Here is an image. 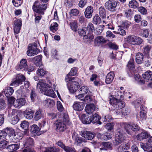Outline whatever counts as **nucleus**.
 I'll use <instances>...</instances> for the list:
<instances>
[{
	"label": "nucleus",
	"instance_id": "1",
	"mask_svg": "<svg viewBox=\"0 0 152 152\" xmlns=\"http://www.w3.org/2000/svg\"><path fill=\"white\" fill-rule=\"evenodd\" d=\"M60 119L57 120L55 123L57 131L62 132L66 129V124L70 125L71 123L69 121V117L66 113L61 114Z\"/></svg>",
	"mask_w": 152,
	"mask_h": 152
},
{
	"label": "nucleus",
	"instance_id": "2",
	"mask_svg": "<svg viewBox=\"0 0 152 152\" xmlns=\"http://www.w3.org/2000/svg\"><path fill=\"white\" fill-rule=\"evenodd\" d=\"M76 79V78L70 76L69 75H67L65 77V80L68 88L72 93L75 92L80 87L79 83L75 80Z\"/></svg>",
	"mask_w": 152,
	"mask_h": 152
},
{
	"label": "nucleus",
	"instance_id": "3",
	"mask_svg": "<svg viewBox=\"0 0 152 152\" xmlns=\"http://www.w3.org/2000/svg\"><path fill=\"white\" fill-rule=\"evenodd\" d=\"M47 8V4L42 3L41 1H37L34 2L32 6V9L34 12L41 15L44 14Z\"/></svg>",
	"mask_w": 152,
	"mask_h": 152
},
{
	"label": "nucleus",
	"instance_id": "4",
	"mask_svg": "<svg viewBox=\"0 0 152 152\" xmlns=\"http://www.w3.org/2000/svg\"><path fill=\"white\" fill-rule=\"evenodd\" d=\"M52 84L51 83L47 84L45 80L42 79L39 80V82L37 83V89L39 90L41 92H43L46 89L50 88H51Z\"/></svg>",
	"mask_w": 152,
	"mask_h": 152
},
{
	"label": "nucleus",
	"instance_id": "5",
	"mask_svg": "<svg viewBox=\"0 0 152 152\" xmlns=\"http://www.w3.org/2000/svg\"><path fill=\"white\" fill-rule=\"evenodd\" d=\"M5 131L8 133L11 139L14 142L18 141L19 140L21 139L20 136L18 133H15L14 130L12 128L7 127L5 129Z\"/></svg>",
	"mask_w": 152,
	"mask_h": 152
},
{
	"label": "nucleus",
	"instance_id": "6",
	"mask_svg": "<svg viewBox=\"0 0 152 152\" xmlns=\"http://www.w3.org/2000/svg\"><path fill=\"white\" fill-rule=\"evenodd\" d=\"M110 104L115 109H121L124 107L125 105V103L121 100L117 99L115 98H112L110 100Z\"/></svg>",
	"mask_w": 152,
	"mask_h": 152
},
{
	"label": "nucleus",
	"instance_id": "7",
	"mask_svg": "<svg viewBox=\"0 0 152 152\" xmlns=\"http://www.w3.org/2000/svg\"><path fill=\"white\" fill-rule=\"evenodd\" d=\"M127 42L133 45H139L142 42V39L134 35L129 36L126 38Z\"/></svg>",
	"mask_w": 152,
	"mask_h": 152
},
{
	"label": "nucleus",
	"instance_id": "8",
	"mask_svg": "<svg viewBox=\"0 0 152 152\" xmlns=\"http://www.w3.org/2000/svg\"><path fill=\"white\" fill-rule=\"evenodd\" d=\"M118 3V1L109 0L105 3V6L109 11L115 12Z\"/></svg>",
	"mask_w": 152,
	"mask_h": 152
},
{
	"label": "nucleus",
	"instance_id": "9",
	"mask_svg": "<svg viewBox=\"0 0 152 152\" xmlns=\"http://www.w3.org/2000/svg\"><path fill=\"white\" fill-rule=\"evenodd\" d=\"M22 26V21L19 19H16L13 22V27L15 33L18 34Z\"/></svg>",
	"mask_w": 152,
	"mask_h": 152
},
{
	"label": "nucleus",
	"instance_id": "10",
	"mask_svg": "<svg viewBox=\"0 0 152 152\" xmlns=\"http://www.w3.org/2000/svg\"><path fill=\"white\" fill-rule=\"evenodd\" d=\"M25 80V78L23 75H20L16 78V79L12 82L10 85L16 87L20 84L22 83L23 81Z\"/></svg>",
	"mask_w": 152,
	"mask_h": 152
},
{
	"label": "nucleus",
	"instance_id": "11",
	"mask_svg": "<svg viewBox=\"0 0 152 152\" xmlns=\"http://www.w3.org/2000/svg\"><path fill=\"white\" fill-rule=\"evenodd\" d=\"M81 136L84 138L88 140H91L95 137V134L94 133L89 131H84L81 132Z\"/></svg>",
	"mask_w": 152,
	"mask_h": 152
},
{
	"label": "nucleus",
	"instance_id": "12",
	"mask_svg": "<svg viewBox=\"0 0 152 152\" xmlns=\"http://www.w3.org/2000/svg\"><path fill=\"white\" fill-rule=\"evenodd\" d=\"M26 101L24 98L18 99L14 102L13 106L16 108H20L25 105Z\"/></svg>",
	"mask_w": 152,
	"mask_h": 152
},
{
	"label": "nucleus",
	"instance_id": "13",
	"mask_svg": "<svg viewBox=\"0 0 152 152\" xmlns=\"http://www.w3.org/2000/svg\"><path fill=\"white\" fill-rule=\"evenodd\" d=\"M39 52L38 49H35L33 48L30 46L29 45L28 46V50L27 51V54L28 56H33L38 54Z\"/></svg>",
	"mask_w": 152,
	"mask_h": 152
},
{
	"label": "nucleus",
	"instance_id": "14",
	"mask_svg": "<svg viewBox=\"0 0 152 152\" xmlns=\"http://www.w3.org/2000/svg\"><path fill=\"white\" fill-rule=\"evenodd\" d=\"M84 107V104L83 102H75L73 105V107L75 110L80 111L83 110Z\"/></svg>",
	"mask_w": 152,
	"mask_h": 152
},
{
	"label": "nucleus",
	"instance_id": "15",
	"mask_svg": "<svg viewBox=\"0 0 152 152\" xmlns=\"http://www.w3.org/2000/svg\"><path fill=\"white\" fill-rule=\"evenodd\" d=\"M93 11L94 10L91 6L88 7L86 9L84 12L86 17L88 19L91 18L92 16Z\"/></svg>",
	"mask_w": 152,
	"mask_h": 152
},
{
	"label": "nucleus",
	"instance_id": "16",
	"mask_svg": "<svg viewBox=\"0 0 152 152\" xmlns=\"http://www.w3.org/2000/svg\"><path fill=\"white\" fill-rule=\"evenodd\" d=\"M96 107L94 104H88L85 107V110L86 113L89 114H92L95 110Z\"/></svg>",
	"mask_w": 152,
	"mask_h": 152
},
{
	"label": "nucleus",
	"instance_id": "17",
	"mask_svg": "<svg viewBox=\"0 0 152 152\" xmlns=\"http://www.w3.org/2000/svg\"><path fill=\"white\" fill-rule=\"evenodd\" d=\"M80 119L82 122L86 124H88L92 122V120L88 116L85 114H82L80 117Z\"/></svg>",
	"mask_w": 152,
	"mask_h": 152
},
{
	"label": "nucleus",
	"instance_id": "18",
	"mask_svg": "<svg viewBox=\"0 0 152 152\" xmlns=\"http://www.w3.org/2000/svg\"><path fill=\"white\" fill-rule=\"evenodd\" d=\"M115 77L114 73L113 72H110L107 75L105 80L107 84H110L114 79Z\"/></svg>",
	"mask_w": 152,
	"mask_h": 152
},
{
	"label": "nucleus",
	"instance_id": "19",
	"mask_svg": "<svg viewBox=\"0 0 152 152\" xmlns=\"http://www.w3.org/2000/svg\"><path fill=\"white\" fill-rule=\"evenodd\" d=\"M143 78L144 79V81H149L152 80V72L148 70L146 72L142 75Z\"/></svg>",
	"mask_w": 152,
	"mask_h": 152
},
{
	"label": "nucleus",
	"instance_id": "20",
	"mask_svg": "<svg viewBox=\"0 0 152 152\" xmlns=\"http://www.w3.org/2000/svg\"><path fill=\"white\" fill-rule=\"evenodd\" d=\"M42 56L39 55L32 58V61L34 62L35 64L37 66L42 65Z\"/></svg>",
	"mask_w": 152,
	"mask_h": 152
},
{
	"label": "nucleus",
	"instance_id": "21",
	"mask_svg": "<svg viewBox=\"0 0 152 152\" xmlns=\"http://www.w3.org/2000/svg\"><path fill=\"white\" fill-rule=\"evenodd\" d=\"M27 60L26 59H22L20 61V63L18 66V69H22L23 70H26L27 67Z\"/></svg>",
	"mask_w": 152,
	"mask_h": 152
},
{
	"label": "nucleus",
	"instance_id": "22",
	"mask_svg": "<svg viewBox=\"0 0 152 152\" xmlns=\"http://www.w3.org/2000/svg\"><path fill=\"white\" fill-rule=\"evenodd\" d=\"M120 126L122 128H124L126 132L129 134H131V126L130 124L126 123H121L120 124Z\"/></svg>",
	"mask_w": 152,
	"mask_h": 152
},
{
	"label": "nucleus",
	"instance_id": "23",
	"mask_svg": "<svg viewBox=\"0 0 152 152\" xmlns=\"http://www.w3.org/2000/svg\"><path fill=\"white\" fill-rule=\"evenodd\" d=\"M144 57L142 53H138L136 55V61L138 64H142L144 60Z\"/></svg>",
	"mask_w": 152,
	"mask_h": 152
},
{
	"label": "nucleus",
	"instance_id": "24",
	"mask_svg": "<svg viewBox=\"0 0 152 152\" xmlns=\"http://www.w3.org/2000/svg\"><path fill=\"white\" fill-rule=\"evenodd\" d=\"M72 139L75 140V143L78 144L81 143L83 141V139L81 137H78L77 134L74 132L72 135Z\"/></svg>",
	"mask_w": 152,
	"mask_h": 152
},
{
	"label": "nucleus",
	"instance_id": "25",
	"mask_svg": "<svg viewBox=\"0 0 152 152\" xmlns=\"http://www.w3.org/2000/svg\"><path fill=\"white\" fill-rule=\"evenodd\" d=\"M24 115L27 119H31L33 117L34 112L31 109H26L24 113Z\"/></svg>",
	"mask_w": 152,
	"mask_h": 152
},
{
	"label": "nucleus",
	"instance_id": "26",
	"mask_svg": "<svg viewBox=\"0 0 152 152\" xmlns=\"http://www.w3.org/2000/svg\"><path fill=\"white\" fill-rule=\"evenodd\" d=\"M148 134L147 132L145 131H143L141 133L137 136V138L138 140H141L147 138Z\"/></svg>",
	"mask_w": 152,
	"mask_h": 152
},
{
	"label": "nucleus",
	"instance_id": "27",
	"mask_svg": "<svg viewBox=\"0 0 152 152\" xmlns=\"http://www.w3.org/2000/svg\"><path fill=\"white\" fill-rule=\"evenodd\" d=\"M124 140V136L115 135V140L113 141L114 145H117L121 143Z\"/></svg>",
	"mask_w": 152,
	"mask_h": 152
},
{
	"label": "nucleus",
	"instance_id": "28",
	"mask_svg": "<svg viewBox=\"0 0 152 152\" xmlns=\"http://www.w3.org/2000/svg\"><path fill=\"white\" fill-rule=\"evenodd\" d=\"M106 42L105 39L102 36H98L94 39V43L95 44H103Z\"/></svg>",
	"mask_w": 152,
	"mask_h": 152
},
{
	"label": "nucleus",
	"instance_id": "29",
	"mask_svg": "<svg viewBox=\"0 0 152 152\" xmlns=\"http://www.w3.org/2000/svg\"><path fill=\"white\" fill-rule=\"evenodd\" d=\"M13 88L10 87H7L6 88L4 91V93L7 97H10L14 92Z\"/></svg>",
	"mask_w": 152,
	"mask_h": 152
},
{
	"label": "nucleus",
	"instance_id": "30",
	"mask_svg": "<svg viewBox=\"0 0 152 152\" xmlns=\"http://www.w3.org/2000/svg\"><path fill=\"white\" fill-rule=\"evenodd\" d=\"M100 119V117L99 115L95 113L92 116V118L91 119L92 122L93 123H97L99 124H101V122L99 121Z\"/></svg>",
	"mask_w": 152,
	"mask_h": 152
},
{
	"label": "nucleus",
	"instance_id": "31",
	"mask_svg": "<svg viewBox=\"0 0 152 152\" xmlns=\"http://www.w3.org/2000/svg\"><path fill=\"white\" fill-rule=\"evenodd\" d=\"M37 71V74L40 77H42L46 73V71L43 69V66L42 65L40 66Z\"/></svg>",
	"mask_w": 152,
	"mask_h": 152
},
{
	"label": "nucleus",
	"instance_id": "32",
	"mask_svg": "<svg viewBox=\"0 0 152 152\" xmlns=\"http://www.w3.org/2000/svg\"><path fill=\"white\" fill-rule=\"evenodd\" d=\"M140 108L141 111L140 113L139 119L140 120H142L145 119L146 111L145 109L143 108V105L141 106Z\"/></svg>",
	"mask_w": 152,
	"mask_h": 152
},
{
	"label": "nucleus",
	"instance_id": "33",
	"mask_svg": "<svg viewBox=\"0 0 152 152\" xmlns=\"http://www.w3.org/2000/svg\"><path fill=\"white\" fill-rule=\"evenodd\" d=\"M45 106L47 107H51L55 104L54 101L51 99H47L44 101Z\"/></svg>",
	"mask_w": 152,
	"mask_h": 152
},
{
	"label": "nucleus",
	"instance_id": "34",
	"mask_svg": "<svg viewBox=\"0 0 152 152\" xmlns=\"http://www.w3.org/2000/svg\"><path fill=\"white\" fill-rule=\"evenodd\" d=\"M18 148V145L17 144H12L8 145L7 149L10 152H12L17 150Z\"/></svg>",
	"mask_w": 152,
	"mask_h": 152
},
{
	"label": "nucleus",
	"instance_id": "35",
	"mask_svg": "<svg viewBox=\"0 0 152 152\" xmlns=\"http://www.w3.org/2000/svg\"><path fill=\"white\" fill-rule=\"evenodd\" d=\"M40 129L38 126L36 125H33L31 127V132L32 133L35 134L39 135V133Z\"/></svg>",
	"mask_w": 152,
	"mask_h": 152
},
{
	"label": "nucleus",
	"instance_id": "36",
	"mask_svg": "<svg viewBox=\"0 0 152 152\" xmlns=\"http://www.w3.org/2000/svg\"><path fill=\"white\" fill-rule=\"evenodd\" d=\"M99 14L100 16L102 18H105L106 17V11L104 8L101 7L99 8Z\"/></svg>",
	"mask_w": 152,
	"mask_h": 152
},
{
	"label": "nucleus",
	"instance_id": "37",
	"mask_svg": "<svg viewBox=\"0 0 152 152\" xmlns=\"http://www.w3.org/2000/svg\"><path fill=\"white\" fill-rule=\"evenodd\" d=\"M101 19L97 14H96L94 16L92 23L95 25H98L101 22Z\"/></svg>",
	"mask_w": 152,
	"mask_h": 152
},
{
	"label": "nucleus",
	"instance_id": "38",
	"mask_svg": "<svg viewBox=\"0 0 152 152\" xmlns=\"http://www.w3.org/2000/svg\"><path fill=\"white\" fill-rule=\"evenodd\" d=\"M129 7L131 8L136 9L138 7V4L135 0H131L129 4Z\"/></svg>",
	"mask_w": 152,
	"mask_h": 152
},
{
	"label": "nucleus",
	"instance_id": "39",
	"mask_svg": "<svg viewBox=\"0 0 152 152\" xmlns=\"http://www.w3.org/2000/svg\"><path fill=\"white\" fill-rule=\"evenodd\" d=\"M58 25L57 23L53 22L51 23L50 27V30L53 32H56L58 29Z\"/></svg>",
	"mask_w": 152,
	"mask_h": 152
},
{
	"label": "nucleus",
	"instance_id": "40",
	"mask_svg": "<svg viewBox=\"0 0 152 152\" xmlns=\"http://www.w3.org/2000/svg\"><path fill=\"white\" fill-rule=\"evenodd\" d=\"M129 148L128 145L126 144H121L118 148V150L119 152H122L125 150H127Z\"/></svg>",
	"mask_w": 152,
	"mask_h": 152
},
{
	"label": "nucleus",
	"instance_id": "41",
	"mask_svg": "<svg viewBox=\"0 0 152 152\" xmlns=\"http://www.w3.org/2000/svg\"><path fill=\"white\" fill-rule=\"evenodd\" d=\"M49 89V88H48V89H46V90L43 92L44 93L45 95L51 97L54 96L55 94L53 91L52 89Z\"/></svg>",
	"mask_w": 152,
	"mask_h": 152
},
{
	"label": "nucleus",
	"instance_id": "42",
	"mask_svg": "<svg viewBox=\"0 0 152 152\" xmlns=\"http://www.w3.org/2000/svg\"><path fill=\"white\" fill-rule=\"evenodd\" d=\"M45 152H60V149L54 147H50L47 148Z\"/></svg>",
	"mask_w": 152,
	"mask_h": 152
},
{
	"label": "nucleus",
	"instance_id": "43",
	"mask_svg": "<svg viewBox=\"0 0 152 152\" xmlns=\"http://www.w3.org/2000/svg\"><path fill=\"white\" fill-rule=\"evenodd\" d=\"M71 28L74 31H77L78 27L77 23L76 21H73L70 23Z\"/></svg>",
	"mask_w": 152,
	"mask_h": 152
},
{
	"label": "nucleus",
	"instance_id": "44",
	"mask_svg": "<svg viewBox=\"0 0 152 152\" xmlns=\"http://www.w3.org/2000/svg\"><path fill=\"white\" fill-rule=\"evenodd\" d=\"M29 126V124L28 122L26 121H22L20 124V127L25 130L28 129Z\"/></svg>",
	"mask_w": 152,
	"mask_h": 152
},
{
	"label": "nucleus",
	"instance_id": "45",
	"mask_svg": "<svg viewBox=\"0 0 152 152\" xmlns=\"http://www.w3.org/2000/svg\"><path fill=\"white\" fill-rule=\"evenodd\" d=\"M88 91H89L88 88L85 86L81 87L79 90V92L83 94H87Z\"/></svg>",
	"mask_w": 152,
	"mask_h": 152
},
{
	"label": "nucleus",
	"instance_id": "46",
	"mask_svg": "<svg viewBox=\"0 0 152 152\" xmlns=\"http://www.w3.org/2000/svg\"><path fill=\"white\" fill-rule=\"evenodd\" d=\"M78 32L80 36H85L86 32V27L79 28L78 30Z\"/></svg>",
	"mask_w": 152,
	"mask_h": 152
},
{
	"label": "nucleus",
	"instance_id": "47",
	"mask_svg": "<svg viewBox=\"0 0 152 152\" xmlns=\"http://www.w3.org/2000/svg\"><path fill=\"white\" fill-rule=\"evenodd\" d=\"M42 116V114L40 110H37L36 112L34 115V119L35 120L38 121Z\"/></svg>",
	"mask_w": 152,
	"mask_h": 152
},
{
	"label": "nucleus",
	"instance_id": "48",
	"mask_svg": "<svg viewBox=\"0 0 152 152\" xmlns=\"http://www.w3.org/2000/svg\"><path fill=\"white\" fill-rule=\"evenodd\" d=\"M112 137V134L109 132H106L103 134L102 140H107L111 138Z\"/></svg>",
	"mask_w": 152,
	"mask_h": 152
},
{
	"label": "nucleus",
	"instance_id": "49",
	"mask_svg": "<svg viewBox=\"0 0 152 152\" xmlns=\"http://www.w3.org/2000/svg\"><path fill=\"white\" fill-rule=\"evenodd\" d=\"M104 27V26L103 25L99 26L96 29L95 34L97 35L100 34L102 32Z\"/></svg>",
	"mask_w": 152,
	"mask_h": 152
},
{
	"label": "nucleus",
	"instance_id": "50",
	"mask_svg": "<svg viewBox=\"0 0 152 152\" xmlns=\"http://www.w3.org/2000/svg\"><path fill=\"white\" fill-rule=\"evenodd\" d=\"M69 13L71 16H77L79 14V12L77 9H74L70 10Z\"/></svg>",
	"mask_w": 152,
	"mask_h": 152
},
{
	"label": "nucleus",
	"instance_id": "51",
	"mask_svg": "<svg viewBox=\"0 0 152 152\" xmlns=\"http://www.w3.org/2000/svg\"><path fill=\"white\" fill-rule=\"evenodd\" d=\"M117 98V99L120 100V99H122L123 98V94L121 91H118L115 92L114 95Z\"/></svg>",
	"mask_w": 152,
	"mask_h": 152
},
{
	"label": "nucleus",
	"instance_id": "52",
	"mask_svg": "<svg viewBox=\"0 0 152 152\" xmlns=\"http://www.w3.org/2000/svg\"><path fill=\"white\" fill-rule=\"evenodd\" d=\"M151 46L150 45H145L143 48V53L145 54H148L151 49Z\"/></svg>",
	"mask_w": 152,
	"mask_h": 152
},
{
	"label": "nucleus",
	"instance_id": "53",
	"mask_svg": "<svg viewBox=\"0 0 152 152\" xmlns=\"http://www.w3.org/2000/svg\"><path fill=\"white\" fill-rule=\"evenodd\" d=\"M86 30L90 33H92L94 30V27L93 24L91 23H89L86 28Z\"/></svg>",
	"mask_w": 152,
	"mask_h": 152
},
{
	"label": "nucleus",
	"instance_id": "54",
	"mask_svg": "<svg viewBox=\"0 0 152 152\" xmlns=\"http://www.w3.org/2000/svg\"><path fill=\"white\" fill-rule=\"evenodd\" d=\"M102 145L104 148H105V150H107V149H110L112 147V144L109 142H104L102 143Z\"/></svg>",
	"mask_w": 152,
	"mask_h": 152
},
{
	"label": "nucleus",
	"instance_id": "55",
	"mask_svg": "<svg viewBox=\"0 0 152 152\" xmlns=\"http://www.w3.org/2000/svg\"><path fill=\"white\" fill-rule=\"evenodd\" d=\"M133 11L130 9H127L125 11V14L127 17H131L133 15Z\"/></svg>",
	"mask_w": 152,
	"mask_h": 152
},
{
	"label": "nucleus",
	"instance_id": "56",
	"mask_svg": "<svg viewBox=\"0 0 152 152\" xmlns=\"http://www.w3.org/2000/svg\"><path fill=\"white\" fill-rule=\"evenodd\" d=\"M127 66L129 69H132L134 68V60L133 59H130L128 63Z\"/></svg>",
	"mask_w": 152,
	"mask_h": 152
},
{
	"label": "nucleus",
	"instance_id": "57",
	"mask_svg": "<svg viewBox=\"0 0 152 152\" xmlns=\"http://www.w3.org/2000/svg\"><path fill=\"white\" fill-rule=\"evenodd\" d=\"M19 119L18 115H16L12 117L11 123L13 125L16 124L19 121Z\"/></svg>",
	"mask_w": 152,
	"mask_h": 152
},
{
	"label": "nucleus",
	"instance_id": "58",
	"mask_svg": "<svg viewBox=\"0 0 152 152\" xmlns=\"http://www.w3.org/2000/svg\"><path fill=\"white\" fill-rule=\"evenodd\" d=\"M77 72V70L75 67L72 68L70 72L67 75H69L70 76V75L74 76L76 74Z\"/></svg>",
	"mask_w": 152,
	"mask_h": 152
},
{
	"label": "nucleus",
	"instance_id": "59",
	"mask_svg": "<svg viewBox=\"0 0 152 152\" xmlns=\"http://www.w3.org/2000/svg\"><path fill=\"white\" fill-rule=\"evenodd\" d=\"M66 152H76V151L74 148L66 146L64 149Z\"/></svg>",
	"mask_w": 152,
	"mask_h": 152
},
{
	"label": "nucleus",
	"instance_id": "60",
	"mask_svg": "<svg viewBox=\"0 0 152 152\" xmlns=\"http://www.w3.org/2000/svg\"><path fill=\"white\" fill-rule=\"evenodd\" d=\"M119 28L118 30V34L122 36H124L126 34V32L124 29H122L120 26H118Z\"/></svg>",
	"mask_w": 152,
	"mask_h": 152
},
{
	"label": "nucleus",
	"instance_id": "61",
	"mask_svg": "<svg viewBox=\"0 0 152 152\" xmlns=\"http://www.w3.org/2000/svg\"><path fill=\"white\" fill-rule=\"evenodd\" d=\"M131 129L134 131H137L139 130V127L136 124H131Z\"/></svg>",
	"mask_w": 152,
	"mask_h": 152
},
{
	"label": "nucleus",
	"instance_id": "62",
	"mask_svg": "<svg viewBox=\"0 0 152 152\" xmlns=\"http://www.w3.org/2000/svg\"><path fill=\"white\" fill-rule=\"evenodd\" d=\"M43 15L41 14H35L34 16L35 18V23H39L40 20L42 18V15Z\"/></svg>",
	"mask_w": 152,
	"mask_h": 152
},
{
	"label": "nucleus",
	"instance_id": "63",
	"mask_svg": "<svg viewBox=\"0 0 152 152\" xmlns=\"http://www.w3.org/2000/svg\"><path fill=\"white\" fill-rule=\"evenodd\" d=\"M138 10V11L143 15H146L147 13V10L143 7H139Z\"/></svg>",
	"mask_w": 152,
	"mask_h": 152
},
{
	"label": "nucleus",
	"instance_id": "64",
	"mask_svg": "<svg viewBox=\"0 0 152 152\" xmlns=\"http://www.w3.org/2000/svg\"><path fill=\"white\" fill-rule=\"evenodd\" d=\"M134 78L135 80L138 82L141 83H144V81L143 80H142L140 78V75L138 74H136L135 75Z\"/></svg>",
	"mask_w": 152,
	"mask_h": 152
}]
</instances>
